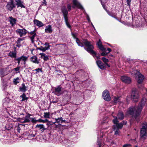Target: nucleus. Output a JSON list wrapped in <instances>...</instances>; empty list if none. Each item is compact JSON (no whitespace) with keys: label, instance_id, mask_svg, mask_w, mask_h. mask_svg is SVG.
I'll return each mask as SVG.
<instances>
[{"label":"nucleus","instance_id":"f257e3e1","mask_svg":"<svg viewBox=\"0 0 147 147\" xmlns=\"http://www.w3.org/2000/svg\"><path fill=\"white\" fill-rule=\"evenodd\" d=\"M146 101V98L145 97H143L141 102L137 107H131L129 108L128 111V113L132 115L133 117H134L139 115Z\"/></svg>","mask_w":147,"mask_h":147},{"label":"nucleus","instance_id":"f03ea898","mask_svg":"<svg viewBox=\"0 0 147 147\" xmlns=\"http://www.w3.org/2000/svg\"><path fill=\"white\" fill-rule=\"evenodd\" d=\"M82 42L85 46L86 48L84 47L85 49L94 57V56H96V53L93 50L94 47L92 45L90 44V42L88 41L87 40H83Z\"/></svg>","mask_w":147,"mask_h":147},{"label":"nucleus","instance_id":"7ed1b4c3","mask_svg":"<svg viewBox=\"0 0 147 147\" xmlns=\"http://www.w3.org/2000/svg\"><path fill=\"white\" fill-rule=\"evenodd\" d=\"M136 79L139 84H141L144 79V76L139 71L137 70H135L134 72Z\"/></svg>","mask_w":147,"mask_h":147},{"label":"nucleus","instance_id":"20e7f679","mask_svg":"<svg viewBox=\"0 0 147 147\" xmlns=\"http://www.w3.org/2000/svg\"><path fill=\"white\" fill-rule=\"evenodd\" d=\"M3 107L7 108L11 107L10 104L12 103L11 100L7 98L3 99Z\"/></svg>","mask_w":147,"mask_h":147},{"label":"nucleus","instance_id":"39448f33","mask_svg":"<svg viewBox=\"0 0 147 147\" xmlns=\"http://www.w3.org/2000/svg\"><path fill=\"white\" fill-rule=\"evenodd\" d=\"M15 7L16 3L13 0H9V2L6 6L7 9L9 11H11Z\"/></svg>","mask_w":147,"mask_h":147},{"label":"nucleus","instance_id":"423d86ee","mask_svg":"<svg viewBox=\"0 0 147 147\" xmlns=\"http://www.w3.org/2000/svg\"><path fill=\"white\" fill-rule=\"evenodd\" d=\"M140 139L144 140L147 138V129H141Z\"/></svg>","mask_w":147,"mask_h":147},{"label":"nucleus","instance_id":"0eeeda50","mask_svg":"<svg viewBox=\"0 0 147 147\" xmlns=\"http://www.w3.org/2000/svg\"><path fill=\"white\" fill-rule=\"evenodd\" d=\"M102 97L103 99L107 101L110 100L111 98L109 94L108 90H105L102 93Z\"/></svg>","mask_w":147,"mask_h":147},{"label":"nucleus","instance_id":"6e6552de","mask_svg":"<svg viewBox=\"0 0 147 147\" xmlns=\"http://www.w3.org/2000/svg\"><path fill=\"white\" fill-rule=\"evenodd\" d=\"M121 80L123 82L126 84H130L131 82V78L127 76H123L121 77Z\"/></svg>","mask_w":147,"mask_h":147},{"label":"nucleus","instance_id":"1a4fd4ad","mask_svg":"<svg viewBox=\"0 0 147 147\" xmlns=\"http://www.w3.org/2000/svg\"><path fill=\"white\" fill-rule=\"evenodd\" d=\"M27 57L24 56H22L16 59V60L18 61V63L19 65L20 61H22L24 64H26V62L27 60Z\"/></svg>","mask_w":147,"mask_h":147},{"label":"nucleus","instance_id":"9d476101","mask_svg":"<svg viewBox=\"0 0 147 147\" xmlns=\"http://www.w3.org/2000/svg\"><path fill=\"white\" fill-rule=\"evenodd\" d=\"M16 32L18 34H19L21 37H22L25 35L27 33V31L24 29H18L16 30Z\"/></svg>","mask_w":147,"mask_h":147},{"label":"nucleus","instance_id":"9b49d317","mask_svg":"<svg viewBox=\"0 0 147 147\" xmlns=\"http://www.w3.org/2000/svg\"><path fill=\"white\" fill-rule=\"evenodd\" d=\"M72 2L74 5L72 6L73 8L76 7L82 9H83V7L78 2V0H73Z\"/></svg>","mask_w":147,"mask_h":147},{"label":"nucleus","instance_id":"f8f14e48","mask_svg":"<svg viewBox=\"0 0 147 147\" xmlns=\"http://www.w3.org/2000/svg\"><path fill=\"white\" fill-rule=\"evenodd\" d=\"M45 46V47L41 46L37 48L38 49L40 50L43 52H45L46 51L48 50L50 48V46L49 43L45 42L44 45Z\"/></svg>","mask_w":147,"mask_h":147},{"label":"nucleus","instance_id":"ddd939ff","mask_svg":"<svg viewBox=\"0 0 147 147\" xmlns=\"http://www.w3.org/2000/svg\"><path fill=\"white\" fill-rule=\"evenodd\" d=\"M31 116V114L28 113L27 114V116L25 117L24 119L23 118H20L19 119V121L22 123L28 122L30 121H31L30 119V118H31L30 117Z\"/></svg>","mask_w":147,"mask_h":147},{"label":"nucleus","instance_id":"4468645a","mask_svg":"<svg viewBox=\"0 0 147 147\" xmlns=\"http://www.w3.org/2000/svg\"><path fill=\"white\" fill-rule=\"evenodd\" d=\"M139 97L138 94L135 91H132L131 95V99L135 101L138 100Z\"/></svg>","mask_w":147,"mask_h":147},{"label":"nucleus","instance_id":"2eb2a0df","mask_svg":"<svg viewBox=\"0 0 147 147\" xmlns=\"http://www.w3.org/2000/svg\"><path fill=\"white\" fill-rule=\"evenodd\" d=\"M5 69H2L1 70L0 75L1 77L4 76L11 71V70L10 68L9 69L7 72H5Z\"/></svg>","mask_w":147,"mask_h":147},{"label":"nucleus","instance_id":"dca6fc26","mask_svg":"<svg viewBox=\"0 0 147 147\" xmlns=\"http://www.w3.org/2000/svg\"><path fill=\"white\" fill-rule=\"evenodd\" d=\"M61 89V87L60 86H59L58 87L55 88V94L58 96L62 94Z\"/></svg>","mask_w":147,"mask_h":147},{"label":"nucleus","instance_id":"f3484780","mask_svg":"<svg viewBox=\"0 0 147 147\" xmlns=\"http://www.w3.org/2000/svg\"><path fill=\"white\" fill-rule=\"evenodd\" d=\"M96 63L98 67L102 69H104L106 68L105 65L103 64L100 60H98Z\"/></svg>","mask_w":147,"mask_h":147},{"label":"nucleus","instance_id":"a211bd4d","mask_svg":"<svg viewBox=\"0 0 147 147\" xmlns=\"http://www.w3.org/2000/svg\"><path fill=\"white\" fill-rule=\"evenodd\" d=\"M30 37L32 43L34 42L35 38L36 36V33L34 30L30 32Z\"/></svg>","mask_w":147,"mask_h":147},{"label":"nucleus","instance_id":"6ab92c4d","mask_svg":"<svg viewBox=\"0 0 147 147\" xmlns=\"http://www.w3.org/2000/svg\"><path fill=\"white\" fill-rule=\"evenodd\" d=\"M61 10L63 14L64 19L68 18L67 16L68 12L66 7L65 6L61 8Z\"/></svg>","mask_w":147,"mask_h":147},{"label":"nucleus","instance_id":"aec40b11","mask_svg":"<svg viewBox=\"0 0 147 147\" xmlns=\"http://www.w3.org/2000/svg\"><path fill=\"white\" fill-rule=\"evenodd\" d=\"M30 119L31 121L34 123H36L37 122L45 123L47 122L48 121V120L47 119H46L45 120H43L42 119H40L38 120H36L34 118H30Z\"/></svg>","mask_w":147,"mask_h":147},{"label":"nucleus","instance_id":"412c9836","mask_svg":"<svg viewBox=\"0 0 147 147\" xmlns=\"http://www.w3.org/2000/svg\"><path fill=\"white\" fill-rule=\"evenodd\" d=\"M53 31L51 25H49L46 27L45 32L47 33H51Z\"/></svg>","mask_w":147,"mask_h":147},{"label":"nucleus","instance_id":"4be33fe9","mask_svg":"<svg viewBox=\"0 0 147 147\" xmlns=\"http://www.w3.org/2000/svg\"><path fill=\"white\" fill-rule=\"evenodd\" d=\"M34 24L39 27H41L43 26V24L40 21L37 20L35 19L34 20Z\"/></svg>","mask_w":147,"mask_h":147},{"label":"nucleus","instance_id":"5701e85b","mask_svg":"<svg viewBox=\"0 0 147 147\" xmlns=\"http://www.w3.org/2000/svg\"><path fill=\"white\" fill-rule=\"evenodd\" d=\"M97 45L99 48L102 51L105 52L106 51V49L102 46V43L100 39L99 40L98 42L97 43Z\"/></svg>","mask_w":147,"mask_h":147},{"label":"nucleus","instance_id":"b1692460","mask_svg":"<svg viewBox=\"0 0 147 147\" xmlns=\"http://www.w3.org/2000/svg\"><path fill=\"white\" fill-rule=\"evenodd\" d=\"M16 2V5H17V7H21L22 8H25V6L23 4V2L20 0H18L15 1V2Z\"/></svg>","mask_w":147,"mask_h":147},{"label":"nucleus","instance_id":"393cba45","mask_svg":"<svg viewBox=\"0 0 147 147\" xmlns=\"http://www.w3.org/2000/svg\"><path fill=\"white\" fill-rule=\"evenodd\" d=\"M127 122L126 121H123L122 123H117L116 125H115V127L114 129H119L121 128L123 125H125L126 124Z\"/></svg>","mask_w":147,"mask_h":147},{"label":"nucleus","instance_id":"a878e982","mask_svg":"<svg viewBox=\"0 0 147 147\" xmlns=\"http://www.w3.org/2000/svg\"><path fill=\"white\" fill-rule=\"evenodd\" d=\"M55 123H57L59 124L60 123H61L63 122H65L66 121L64 120H63V118L62 117L58 118L57 119L55 118Z\"/></svg>","mask_w":147,"mask_h":147},{"label":"nucleus","instance_id":"bb28decb","mask_svg":"<svg viewBox=\"0 0 147 147\" xmlns=\"http://www.w3.org/2000/svg\"><path fill=\"white\" fill-rule=\"evenodd\" d=\"M30 60L31 61L36 64H38L39 61L38 60L37 57L36 56H34L31 58Z\"/></svg>","mask_w":147,"mask_h":147},{"label":"nucleus","instance_id":"cd10ccee","mask_svg":"<svg viewBox=\"0 0 147 147\" xmlns=\"http://www.w3.org/2000/svg\"><path fill=\"white\" fill-rule=\"evenodd\" d=\"M97 147H103V144L102 142L101 139L98 138L97 143Z\"/></svg>","mask_w":147,"mask_h":147},{"label":"nucleus","instance_id":"c85d7f7f","mask_svg":"<svg viewBox=\"0 0 147 147\" xmlns=\"http://www.w3.org/2000/svg\"><path fill=\"white\" fill-rule=\"evenodd\" d=\"M20 89L21 91L24 92L27 90V87L25 86L24 83H23L22 84L20 88Z\"/></svg>","mask_w":147,"mask_h":147},{"label":"nucleus","instance_id":"c756f323","mask_svg":"<svg viewBox=\"0 0 147 147\" xmlns=\"http://www.w3.org/2000/svg\"><path fill=\"white\" fill-rule=\"evenodd\" d=\"M9 21L12 26L16 23V19L13 18L12 17L9 18Z\"/></svg>","mask_w":147,"mask_h":147},{"label":"nucleus","instance_id":"7c9ffc66","mask_svg":"<svg viewBox=\"0 0 147 147\" xmlns=\"http://www.w3.org/2000/svg\"><path fill=\"white\" fill-rule=\"evenodd\" d=\"M39 55H41V58L43 59L45 61H47L49 59L47 56H46L45 53H40Z\"/></svg>","mask_w":147,"mask_h":147},{"label":"nucleus","instance_id":"2f4dec72","mask_svg":"<svg viewBox=\"0 0 147 147\" xmlns=\"http://www.w3.org/2000/svg\"><path fill=\"white\" fill-rule=\"evenodd\" d=\"M8 55L12 58H16V53L13 51H11L9 53Z\"/></svg>","mask_w":147,"mask_h":147},{"label":"nucleus","instance_id":"473e14b6","mask_svg":"<svg viewBox=\"0 0 147 147\" xmlns=\"http://www.w3.org/2000/svg\"><path fill=\"white\" fill-rule=\"evenodd\" d=\"M117 116L119 119L122 120L123 119L124 115L122 112H119L117 115Z\"/></svg>","mask_w":147,"mask_h":147},{"label":"nucleus","instance_id":"72a5a7b5","mask_svg":"<svg viewBox=\"0 0 147 147\" xmlns=\"http://www.w3.org/2000/svg\"><path fill=\"white\" fill-rule=\"evenodd\" d=\"M140 129H147V123L144 122L141 125Z\"/></svg>","mask_w":147,"mask_h":147},{"label":"nucleus","instance_id":"f704fd0d","mask_svg":"<svg viewBox=\"0 0 147 147\" xmlns=\"http://www.w3.org/2000/svg\"><path fill=\"white\" fill-rule=\"evenodd\" d=\"M76 42L79 46L81 47H83L82 43L80 41L78 38H76Z\"/></svg>","mask_w":147,"mask_h":147},{"label":"nucleus","instance_id":"c9c22d12","mask_svg":"<svg viewBox=\"0 0 147 147\" xmlns=\"http://www.w3.org/2000/svg\"><path fill=\"white\" fill-rule=\"evenodd\" d=\"M113 117L115 118L113 120V122L114 124V126H115V125L118 123V121L116 117L113 116Z\"/></svg>","mask_w":147,"mask_h":147},{"label":"nucleus","instance_id":"e433bc0d","mask_svg":"<svg viewBox=\"0 0 147 147\" xmlns=\"http://www.w3.org/2000/svg\"><path fill=\"white\" fill-rule=\"evenodd\" d=\"M114 102L115 103L118 102L120 101V97H115L113 99Z\"/></svg>","mask_w":147,"mask_h":147},{"label":"nucleus","instance_id":"4c0bfd02","mask_svg":"<svg viewBox=\"0 0 147 147\" xmlns=\"http://www.w3.org/2000/svg\"><path fill=\"white\" fill-rule=\"evenodd\" d=\"M50 113L49 112H46L44 113L43 115L44 117L45 118H50Z\"/></svg>","mask_w":147,"mask_h":147},{"label":"nucleus","instance_id":"58836bf2","mask_svg":"<svg viewBox=\"0 0 147 147\" xmlns=\"http://www.w3.org/2000/svg\"><path fill=\"white\" fill-rule=\"evenodd\" d=\"M20 97L22 98V101L25 100L27 99V98L26 96V95L25 94H23L22 95L20 96Z\"/></svg>","mask_w":147,"mask_h":147},{"label":"nucleus","instance_id":"ea45409f","mask_svg":"<svg viewBox=\"0 0 147 147\" xmlns=\"http://www.w3.org/2000/svg\"><path fill=\"white\" fill-rule=\"evenodd\" d=\"M14 83L16 85L17 83H19L20 82L19 78H17L16 79H15L13 80Z\"/></svg>","mask_w":147,"mask_h":147},{"label":"nucleus","instance_id":"a19ab883","mask_svg":"<svg viewBox=\"0 0 147 147\" xmlns=\"http://www.w3.org/2000/svg\"><path fill=\"white\" fill-rule=\"evenodd\" d=\"M102 60L105 64L107 63L109 61V60L108 59L104 57L102 58Z\"/></svg>","mask_w":147,"mask_h":147},{"label":"nucleus","instance_id":"79ce46f5","mask_svg":"<svg viewBox=\"0 0 147 147\" xmlns=\"http://www.w3.org/2000/svg\"><path fill=\"white\" fill-rule=\"evenodd\" d=\"M65 21L66 25L69 28H70V26L68 22V18H66V19H65Z\"/></svg>","mask_w":147,"mask_h":147},{"label":"nucleus","instance_id":"37998d69","mask_svg":"<svg viewBox=\"0 0 147 147\" xmlns=\"http://www.w3.org/2000/svg\"><path fill=\"white\" fill-rule=\"evenodd\" d=\"M36 128H38L39 129H44V126L43 125H38L36 126Z\"/></svg>","mask_w":147,"mask_h":147},{"label":"nucleus","instance_id":"c03bdc74","mask_svg":"<svg viewBox=\"0 0 147 147\" xmlns=\"http://www.w3.org/2000/svg\"><path fill=\"white\" fill-rule=\"evenodd\" d=\"M33 71H36V74H38V72H39L40 71H41L42 70L41 69H40L39 68H38V69H34L33 70Z\"/></svg>","mask_w":147,"mask_h":147},{"label":"nucleus","instance_id":"a18cd8bd","mask_svg":"<svg viewBox=\"0 0 147 147\" xmlns=\"http://www.w3.org/2000/svg\"><path fill=\"white\" fill-rule=\"evenodd\" d=\"M67 7L69 11H70L71 9V6L69 4H68L67 5Z\"/></svg>","mask_w":147,"mask_h":147},{"label":"nucleus","instance_id":"49530a36","mask_svg":"<svg viewBox=\"0 0 147 147\" xmlns=\"http://www.w3.org/2000/svg\"><path fill=\"white\" fill-rule=\"evenodd\" d=\"M120 133V131L119 129H116V130L115 131V135H119Z\"/></svg>","mask_w":147,"mask_h":147},{"label":"nucleus","instance_id":"de8ad7c7","mask_svg":"<svg viewBox=\"0 0 147 147\" xmlns=\"http://www.w3.org/2000/svg\"><path fill=\"white\" fill-rule=\"evenodd\" d=\"M23 40V39L21 38H18L17 41V43L20 44V42Z\"/></svg>","mask_w":147,"mask_h":147},{"label":"nucleus","instance_id":"09e8293b","mask_svg":"<svg viewBox=\"0 0 147 147\" xmlns=\"http://www.w3.org/2000/svg\"><path fill=\"white\" fill-rule=\"evenodd\" d=\"M131 146V145L130 144H126L124 145L122 147H128L129 146Z\"/></svg>","mask_w":147,"mask_h":147},{"label":"nucleus","instance_id":"8fccbe9b","mask_svg":"<svg viewBox=\"0 0 147 147\" xmlns=\"http://www.w3.org/2000/svg\"><path fill=\"white\" fill-rule=\"evenodd\" d=\"M20 67H18L14 68V70L16 72L18 71V72H19V71L20 70Z\"/></svg>","mask_w":147,"mask_h":147},{"label":"nucleus","instance_id":"3c124183","mask_svg":"<svg viewBox=\"0 0 147 147\" xmlns=\"http://www.w3.org/2000/svg\"><path fill=\"white\" fill-rule=\"evenodd\" d=\"M108 53H105L104 52H102L101 54V55L102 56H105Z\"/></svg>","mask_w":147,"mask_h":147},{"label":"nucleus","instance_id":"603ef678","mask_svg":"<svg viewBox=\"0 0 147 147\" xmlns=\"http://www.w3.org/2000/svg\"><path fill=\"white\" fill-rule=\"evenodd\" d=\"M131 0H127V2L128 5L130 6V2Z\"/></svg>","mask_w":147,"mask_h":147},{"label":"nucleus","instance_id":"864d4df0","mask_svg":"<svg viewBox=\"0 0 147 147\" xmlns=\"http://www.w3.org/2000/svg\"><path fill=\"white\" fill-rule=\"evenodd\" d=\"M47 2L45 0H43L42 2V5H47Z\"/></svg>","mask_w":147,"mask_h":147},{"label":"nucleus","instance_id":"5fc2aeb1","mask_svg":"<svg viewBox=\"0 0 147 147\" xmlns=\"http://www.w3.org/2000/svg\"><path fill=\"white\" fill-rule=\"evenodd\" d=\"M10 65L9 66H8L5 69H6L5 72H7V71H8L9 69L10 68L11 69V67H10Z\"/></svg>","mask_w":147,"mask_h":147},{"label":"nucleus","instance_id":"6e6d98bb","mask_svg":"<svg viewBox=\"0 0 147 147\" xmlns=\"http://www.w3.org/2000/svg\"><path fill=\"white\" fill-rule=\"evenodd\" d=\"M72 35L73 37L74 38H76H76H76V34H74L73 33H72Z\"/></svg>","mask_w":147,"mask_h":147},{"label":"nucleus","instance_id":"4d7b16f0","mask_svg":"<svg viewBox=\"0 0 147 147\" xmlns=\"http://www.w3.org/2000/svg\"><path fill=\"white\" fill-rule=\"evenodd\" d=\"M35 134H30L29 135H28V136H30L31 137H34V136H35Z\"/></svg>","mask_w":147,"mask_h":147},{"label":"nucleus","instance_id":"13d9d810","mask_svg":"<svg viewBox=\"0 0 147 147\" xmlns=\"http://www.w3.org/2000/svg\"><path fill=\"white\" fill-rule=\"evenodd\" d=\"M107 50L109 51V52H108L109 53L111 51V49L110 48H108Z\"/></svg>","mask_w":147,"mask_h":147},{"label":"nucleus","instance_id":"bf43d9fd","mask_svg":"<svg viewBox=\"0 0 147 147\" xmlns=\"http://www.w3.org/2000/svg\"><path fill=\"white\" fill-rule=\"evenodd\" d=\"M17 44L16 45V46L18 47H19L21 46L20 44L19 43H17Z\"/></svg>","mask_w":147,"mask_h":147},{"label":"nucleus","instance_id":"052dcab7","mask_svg":"<svg viewBox=\"0 0 147 147\" xmlns=\"http://www.w3.org/2000/svg\"><path fill=\"white\" fill-rule=\"evenodd\" d=\"M105 64L107 65V66H108V67H110V65L108 64L107 63Z\"/></svg>","mask_w":147,"mask_h":147},{"label":"nucleus","instance_id":"680f3d73","mask_svg":"<svg viewBox=\"0 0 147 147\" xmlns=\"http://www.w3.org/2000/svg\"><path fill=\"white\" fill-rule=\"evenodd\" d=\"M21 129H18V131L19 133H20V131Z\"/></svg>","mask_w":147,"mask_h":147},{"label":"nucleus","instance_id":"e2e57ef3","mask_svg":"<svg viewBox=\"0 0 147 147\" xmlns=\"http://www.w3.org/2000/svg\"><path fill=\"white\" fill-rule=\"evenodd\" d=\"M87 19L89 21H90V18L88 17V18H87Z\"/></svg>","mask_w":147,"mask_h":147},{"label":"nucleus","instance_id":"0e129e2a","mask_svg":"<svg viewBox=\"0 0 147 147\" xmlns=\"http://www.w3.org/2000/svg\"><path fill=\"white\" fill-rule=\"evenodd\" d=\"M129 100V98L127 96V100Z\"/></svg>","mask_w":147,"mask_h":147},{"label":"nucleus","instance_id":"69168bd1","mask_svg":"<svg viewBox=\"0 0 147 147\" xmlns=\"http://www.w3.org/2000/svg\"><path fill=\"white\" fill-rule=\"evenodd\" d=\"M46 129H42L41 131H42V132L43 131H44V130H45Z\"/></svg>","mask_w":147,"mask_h":147},{"label":"nucleus","instance_id":"338daca9","mask_svg":"<svg viewBox=\"0 0 147 147\" xmlns=\"http://www.w3.org/2000/svg\"><path fill=\"white\" fill-rule=\"evenodd\" d=\"M91 24H92V26H93V27L94 28V29H95V28H94V26L93 25V24H92V23H91Z\"/></svg>","mask_w":147,"mask_h":147},{"label":"nucleus","instance_id":"774afa93","mask_svg":"<svg viewBox=\"0 0 147 147\" xmlns=\"http://www.w3.org/2000/svg\"><path fill=\"white\" fill-rule=\"evenodd\" d=\"M146 95H147V90L146 89Z\"/></svg>","mask_w":147,"mask_h":147}]
</instances>
